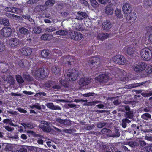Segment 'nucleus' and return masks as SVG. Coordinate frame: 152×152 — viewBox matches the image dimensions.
Returning a JSON list of instances; mask_svg holds the SVG:
<instances>
[{
    "instance_id": "obj_1",
    "label": "nucleus",
    "mask_w": 152,
    "mask_h": 152,
    "mask_svg": "<svg viewBox=\"0 0 152 152\" xmlns=\"http://www.w3.org/2000/svg\"><path fill=\"white\" fill-rule=\"evenodd\" d=\"M89 66L90 67L95 71L100 70L101 62L100 58L97 56H94L89 60Z\"/></svg>"
},
{
    "instance_id": "obj_2",
    "label": "nucleus",
    "mask_w": 152,
    "mask_h": 152,
    "mask_svg": "<svg viewBox=\"0 0 152 152\" xmlns=\"http://www.w3.org/2000/svg\"><path fill=\"white\" fill-rule=\"evenodd\" d=\"M32 73L34 78L38 80H44L48 75L47 72L42 68L32 71Z\"/></svg>"
},
{
    "instance_id": "obj_3",
    "label": "nucleus",
    "mask_w": 152,
    "mask_h": 152,
    "mask_svg": "<svg viewBox=\"0 0 152 152\" xmlns=\"http://www.w3.org/2000/svg\"><path fill=\"white\" fill-rule=\"evenodd\" d=\"M112 60L116 63L119 65H126L128 64V61L123 55H116L112 57Z\"/></svg>"
},
{
    "instance_id": "obj_4",
    "label": "nucleus",
    "mask_w": 152,
    "mask_h": 152,
    "mask_svg": "<svg viewBox=\"0 0 152 152\" xmlns=\"http://www.w3.org/2000/svg\"><path fill=\"white\" fill-rule=\"evenodd\" d=\"M140 55L142 58L145 61H149L152 57L151 51L148 48H144L142 49Z\"/></svg>"
},
{
    "instance_id": "obj_5",
    "label": "nucleus",
    "mask_w": 152,
    "mask_h": 152,
    "mask_svg": "<svg viewBox=\"0 0 152 152\" xmlns=\"http://www.w3.org/2000/svg\"><path fill=\"white\" fill-rule=\"evenodd\" d=\"M110 80V77L108 74L106 73L99 74L94 78L96 82L104 83H107Z\"/></svg>"
},
{
    "instance_id": "obj_6",
    "label": "nucleus",
    "mask_w": 152,
    "mask_h": 152,
    "mask_svg": "<svg viewBox=\"0 0 152 152\" xmlns=\"http://www.w3.org/2000/svg\"><path fill=\"white\" fill-rule=\"evenodd\" d=\"M136 44H132L128 47L127 49V52L128 54L133 57L138 56L139 55V51L136 49Z\"/></svg>"
},
{
    "instance_id": "obj_7",
    "label": "nucleus",
    "mask_w": 152,
    "mask_h": 152,
    "mask_svg": "<svg viewBox=\"0 0 152 152\" xmlns=\"http://www.w3.org/2000/svg\"><path fill=\"white\" fill-rule=\"evenodd\" d=\"M125 16L126 20L128 23L130 24L134 23L137 18L136 13L132 11L128 14H126Z\"/></svg>"
},
{
    "instance_id": "obj_8",
    "label": "nucleus",
    "mask_w": 152,
    "mask_h": 152,
    "mask_svg": "<svg viewBox=\"0 0 152 152\" xmlns=\"http://www.w3.org/2000/svg\"><path fill=\"white\" fill-rule=\"evenodd\" d=\"M146 66L147 64L146 63L141 62L134 66V69L136 72L140 73L144 71L146 69Z\"/></svg>"
},
{
    "instance_id": "obj_9",
    "label": "nucleus",
    "mask_w": 152,
    "mask_h": 152,
    "mask_svg": "<svg viewBox=\"0 0 152 152\" xmlns=\"http://www.w3.org/2000/svg\"><path fill=\"white\" fill-rule=\"evenodd\" d=\"M69 36L70 38L75 40H80L83 38V35L82 34L72 31L69 32Z\"/></svg>"
},
{
    "instance_id": "obj_10",
    "label": "nucleus",
    "mask_w": 152,
    "mask_h": 152,
    "mask_svg": "<svg viewBox=\"0 0 152 152\" xmlns=\"http://www.w3.org/2000/svg\"><path fill=\"white\" fill-rule=\"evenodd\" d=\"M12 33V30L11 28L8 27H6L2 28L0 31V35L5 37H10Z\"/></svg>"
},
{
    "instance_id": "obj_11",
    "label": "nucleus",
    "mask_w": 152,
    "mask_h": 152,
    "mask_svg": "<svg viewBox=\"0 0 152 152\" xmlns=\"http://www.w3.org/2000/svg\"><path fill=\"white\" fill-rule=\"evenodd\" d=\"M128 145L129 146L132 147H137L138 146L144 147L145 146L146 143L143 140H139L138 142L130 141L128 142Z\"/></svg>"
},
{
    "instance_id": "obj_12",
    "label": "nucleus",
    "mask_w": 152,
    "mask_h": 152,
    "mask_svg": "<svg viewBox=\"0 0 152 152\" xmlns=\"http://www.w3.org/2000/svg\"><path fill=\"white\" fill-rule=\"evenodd\" d=\"M91 79L89 77H84L81 78L79 81V85L83 87L89 84L91 82Z\"/></svg>"
},
{
    "instance_id": "obj_13",
    "label": "nucleus",
    "mask_w": 152,
    "mask_h": 152,
    "mask_svg": "<svg viewBox=\"0 0 152 152\" xmlns=\"http://www.w3.org/2000/svg\"><path fill=\"white\" fill-rule=\"evenodd\" d=\"M73 69L69 70L67 73V78L70 81H74L77 77L76 73L73 72Z\"/></svg>"
},
{
    "instance_id": "obj_14",
    "label": "nucleus",
    "mask_w": 152,
    "mask_h": 152,
    "mask_svg": "<svg viewBox=\"0 0 152 152\" xmlns=\"http://www.w3.org/2000/svg\"><path fill=\"white\" fill-rule=\"evenodd\" d=\"M56 121L61 124L65 125L66 126H69L71 124V121L69 119H62L60 118L56 119Z\"/></svg>"
},
{
    "instance_id": "obj_15",
    "label": "nucleus",
    "mask_w": 152,
    "mask_h": 152,
    "mask_svg": "<svg viewBox=\"0 0 152 152\" xmlns=\"http://www.w3.org/2000/svg\"><path fill=\"white\" fill-rule=\"evenodd\" d=\"M63 58L64 60H66L65 64L68 66H71L72 63L74 62L73 57L70 55L64 56H63Z\"/></svg>"
},
{
    "instance_id": "obj_16",
    "label": "nucleus",
    "mask_w": 152,
    "mask_h": 152,
    "mask_svg": "<svg viewBox=\"0 0 152 152\" xmlns=\"http://www.w3.org/2000/svg\"><path fill=\"white\" fill-rule=\"evenodd\" d=\"M20 41L17 38H13L10 39L9 43L10 46L12 47H15L19 45Z\"/></svg>"
},
{
    "instance_id": "obj_17",
    "label": "nucleus",
    "mask_w": 152,
    "mask_h": 152,
    "mask_svg": "<svg viewBox=\"0 0 152 152\" xmlns=\"http://www.w3.org/2000/svg\"><path fill=\"white\" fill-rule=\"evenodd\" d=\"M132 8L130 5L127 3L124 4L123 6L122 10L123 12L125 14H128L131 11Z\"/></svg>"
},
{
    "instance_id": "obj_18",
    "label": "nucleus",
    "mask_w": 152,
    "mask_h": 152,
    "mask_svg": "<svg viewBox=\"0 0 152 152\" xmlns=\"http://www.w3.org/2000/svg\"><path fill=\"white\" fill-rule=\"evenodd\" d=\"M111 23L108 20H106L102 23V27L104 30H109L111 28Z\"/></svg>"
},
{
    "instance_id": "obj_19",
    "label": "nucleus",
    "mask_w": 152,
    "mask_h": 152,
    "mask_svg": "<svg viewBox=\"0 0 152 152\" xmlns=\"http://www.w3.org/2000/svg\"><path fill=\"white\" fill-rule=\"evenodd\" d=\"M109 36V35L108 33H98L97 34V38L98 39H99L101 40H103L108 37Z\"/></svg>"
},
{
    "instance_id": "obj_20",
    "label": "nucleus",
    "mask_w": 152,
    "mask_h": 152,
    "mask_svg": "<svg viewBox=\"0 0 152 152\" xmlns=\"http://www.w3.org/2000/svg\"><path fill=\"white\" fill-rule=\"evenodd\" d=\"M45 105L49 109L53 110H61V108L59 106H55L53 103H47Z\"/></svg>"
},
{
    "instance_id": "obj_21",
    "label": "nucleus",
    "mask_w": 152,
    "mask_h": 152,
    "mask_svg": "<svg viewBox=\"0 0 152 152\" xmlns=\"http://www.w3.org/2000/svg\"><path fill=\"white\" fill-rule=\"evenodd\" d=\"M81 102L85 103L83 104V105L85 106L94 105L98 103L97 102L93 101L88 102V100L87 99L84 100L80 99V102Z\"/></svg>"
},
{
    "instance_id": "obj_22",
    "label": "nucleus",
    "mask_w": 152,
    "mask_h": 152,
    "mask_svg": "<svg viewBox=\"0 0 152 152\" xmlns=\"http://www.w3.org/2000/svg\"><path fill=\"white\" fill-rule=\"evenodd\" d=\"M32 52V50L30 48H23L21 52L23 55L27 56L31 54Z\"/></svg>"
},
{
    "instance_id": "obj_23",
    "label": "nucleus",
    "mask_w": 152,
    "mask_h": 152,
    "mask_svg": "<svg viewBox=\"0 0 152 152\" xmlns=\"http://www.w3.org/2000/svg\"><path fill=\"white\" fill-rule=\"evenodd\" d=\"M51 70L53 74H56L59 73L61 71V69L59 66L54 65L51 66Z\"/></svg>"
},
{
    "instance_id": "obj_24",
    "label": "nucleus",
    "mask_w": 152,
    "mask_h": 152,
    "mask_svg": "<svg viewBox=\"0 0 152 152\" xmlns=\"http://www.w3.org/2000/svg\"><path fill=\"white\" fill-rule=\"evenodd\" d=\"M101 132L103 134L106 135L107 136L110 137V136H111L112 131L109 129L103 128L101 130Z\"/></svg>"
},
{
    "instance_id": "obj_25",
    "label": "nucleus",
    "mask_w": 152,
    "mask_h": 152,
    "mask_svg": "<svg viewBox=\"0 0 152 152\" xmlns=\"http://www.w3.org/2000/svg\"><path fill=\"white\" fill-rule=\"evenodd\" d=\"M53 35L49 34H43L41 37L42 40H49L53 37Z\"/></svg>"
},
{
    "instance_id": "obj_26",
    "label": "nucleus",
    "mask_w": 152,
    "mask_h": 152,
    "mask_svg": "<svg viewBox=\"0 0 152 152\" xmlns=\"http://www.w3.org/2000/svg\"><path fill=\"white\" fill-rule=\"evenodd\" d=\"M19 31L20 33L24 35H27L29 33L28 30L24 27L19 28Z\"/></svg>"
},
{
    "instance_id": "obj_27",
    "label": "nucleus",
    "mask_w": 152,
    "mask_h": 152,
    "mask_svg": "<svg viewBox=\"0 0 152 152\" xmlns=\"http://www.w3.org/2000/svg\"><path fill=\"white\" fill-rule=\"evenodd\" d=\"M11 12L14 13L18 14L21 13L22 10L20 8L11 7Z\"/></svg>"
},
{
    "instance_id": "obj_28",
    "label": "nucleus",
    "mask_w": 152,
    "mask_h": 152,
    "mask_svg": "<svg viewBox=\"0 0 152 152\" xmlns=\"http://www.w3.org/2000/svg\"><path fill=\"white\" fill-rule=\"evenodd\" d=\"M41 128L44 132L46 133L50 132L52 130L50 126H47L44 125H42Z\"/></svg>"
},
{
    "instance_id": "obj_29",
    "label": "nucleus",
    "mask_w": 152,
    "mask_h": 152,
    "mask_svg": "<svg viewBox=\"0 0 152 152\" xmlns=\"http://www.w3.org/2000/svg\"><path fill=\"white\" fill-rule=\"evenodd\" d=\"M113 9L111 6H107L105 9V12L107 15L112 14L113 13Z\"/></svg>"
},
{
    "instance_id": "obj_30",
    "label": "nucleus",
    "mask_w": 152,
    "mask_h": 152,
    "mask_svg": "<svg viewBox=\"0 0 152 152\" xmlns=\"http://www.w3.org/2000/svg\"><path fill=\"white\" fill-rule=\"evenodd\" d=\"M55 3L54 0H47L45 2L44 5L47 7H51L53 6Z\"/></svg>"
},
{
    "instance_id": "obj_31",
    "label": "nucleus",
    "mask_w": 152,
    "mask_h": 152,
    "mask_svg": "<svg viewBox=\"0 0 152 152\" xmlns=\"http://www.w3.org/2000/svg\"><path fill=\"white\" fill-rule=\"evenodd\" d=\"M115 132L111 134V136L110 137H118L120 136V131L119 129L115 128L114 129Z\"/></svg>"
},
{
    "instance_id": "obj_32",
    "label": "nucleus",
    "mask_w": 152,
    "mask_h": 152,
    "mask_svg": "<svg viewBox=\"0 0 152 152\" xmlns=\"http://www.w3.org/2000/svg\"><path fill=\"white\" fill-rule=\"evenodd\" d=\"M23 76L27 81L31 82L34 81V80L33 77L28 73L23 74Z\"/></svg>"
},
{
    "instance_id": "obj_33",
    "label": "nucleus",
    "mask_w": 152,
    "mask_h": 152,
    "mask_svg": "<svg viewBox=\"0 0 152 152\" xmlns=\"http://www.w3.org/2000/svg\"><path fill=\"white\" fill-rule=\"evenodd\" d=\"M139 126H136L135 124H133L131 125V128L130 129L131 131H133L132 132L134 134L136 133V131H138Z\"/></svg>"
},
{
    "instance_id": "obj_34",
    "label": "nucleus",
    "mask_w": 152,
    "mask_h": 152,
    "mask_svg": "<svg viewBox=\"0 0 152 152\" xmlns=\"http://www.w3.org/2000/svg\"><path fill=\"white\" fill-rule=\"evenodd\" d=\"M33 31L36 34H40L42 31V29L40 26H35L33 28Z\"/></svg>"
},
{
    "instance_id": "obj_35",
    "label": "nucleus",
    "mask_w": 152,
    "mask_h": 152,
    "mask_svg": "<svg viewBox=\"0 0 152 152\" xmlns=\"http://www.w3.org/2000/svg\"><path fill=\"white\" fill-rule=\"evenodd\" d=\"M15 78L17 82L19 84H22L24 82L22 77L20 75H16Z\"/></svg>"
},
{
    "instance_id": "obj_36",
    "label": "nucleus",
    "mask_w": 152,
    "mask_h": 152,
    "mask_svg": "<svg viewBox=\"0 0 152 152\" xmlns=\"http://www.w3.org/2000/svg\"><path fill=\"white\" fill-rule=\"evenodd\" d=\"M141 118L143 119L147 120L151 118V115L148 113H145L141 115Z\"/></svg>"
},
{
    "instance_id": "obj_37",
    "label": "nucleus",
    "mask_w": 152,
    "mask_h": 152,
    "mask_svg": "<svg viewBox=\"0 0 152 152\" xmlns=\"http://www.w3.org/2000/svg\"><path fill=\"white\" fill-rule=\"evenodd\" d=\"M68 33V32L67 31L63 30H59L56 32L57 34L61 36L66 35Z\"/></svg>"
},
{
    "instance_id": "obj_38",
    "label": "nucleus",
    "mask_w": 152,
    "mask_h": 152,
    "mask_svg": "<svg viewBox=\"0 0 152 152\" xmlns=\"http://www.w3.org/2000/svg\"><path fill=\"white\" fill-rule=\"evenodd\" d=\"M115 14L117 17L121 19L123 18V15L121 13V10H119L117 8L115 10Z\"/></svg>"
},
{
    "instance_id": "obj_39",
    "label": "nucleus",
    "mask_w": 152,
    "mask_h": 152,
    "mask_svg": "<svg viewBox=\"0 0 152 152\" xmlns=\"http://www.w3.org/2000/svg\"><path fill=\"white\" fill-rule=\"evenodd\" d=\"M50 53L47 50H43L41 52V55L44 58H48V56Z\"/></svg>"
},
{
    "instance_id": "obj_40",
    "label": "nucleus",
    "mask_w": 152,
    "mask_h": 152,
    "mask_svg": "<svg viewBox=\"0 0 152 152\" xmlns=\"http://www.w3.org/2000/svg\"><path fill=\"white\" fill-rule=\"evenodd\" d=\"M130 122V121L127 118L123 119L121 124L122 127L124 128H125L126 127V123H129Z\"/></svg>"
},
{
    "instance_id": "obj_41",
    "label": "nucleus",
    "mask_w": 152,
    "mask_h": 152,
    "mask_svg": "<svg viewBox=\"0 0 152 152\" xmlns=\"http://www.w3.org/2000/svg\"><path fill=\"white\" fill-rule=\"evenodd\" d=\"M142 85V83H134L129 84L128 85V88H134L137 87L138 86H140Z\"/></svg>"
},
{
    "instance_id": "obj_42",
    "label": "nucleus",
    "mask_w": 152,
    "mask_h": 152,
    "mask_svg": "<svg viewBox=\"0 0 152 152\" xmlns=\"http://www.w3.org/2000/svg\"><path fill=\"white\" fill-rule=\"evenodd\" d=\"M91 6L94 8H97L99 6V4L96 0H90Z\"/></svg>"
},
{
    "instance_id": "obj_43",
    "label": "nucleus",
    "mask_w": 152,
    "mask_h": 152,
    "mask_svg": "<svg viewBox=\"0 0 152 152\" xmlns=\"http://www.w3.org/2000/svg\"><path fill=\"white\" fill-rule=\"evenodd\" d=\"M124 115L125 117L129 119L132 118L133 116V113L131 111L126 112Z\"/></svg>"
},
{
    "instance_id": "obj_44",
    "label": "nucleus",
    "mask_w": 152,
    "mask_h": 152,
    "mask_svg": "<svg viewBox=\"0 0 152 152\" xmlns=\"http://www.w3.org/2000/svg\"><path fill=\"white\" fill-rule=\"evenodd\" d=\"M146 73L148 74L152 73V65L148 66L145 70Z\"/></svg>"
},
{
    "instance_id": "obj_45",
    "label": "nucleus",
    "mask_w": 152,
    "mask_h": 152,
    "mask_svg": "<svg viewBox=\"0 0 152 152\" xmlns=\"http://www.w3.org/2000/svg\"><path fill=\"white\" fill-rule=\"evenodd\" d=\"M22 18L25 19H27L30 21H31L33 20L31 18L30 16L29 15H25L22 16Z\"/></svg>"
},
{
    "instance_id": "obj_46",
    "label": "nucleus",
    "mask_w": 152,
    "mask_h": 152,
    "mask_svg": "<svg viewBox=\"0 0 152 152\" xmlns=\"http://www.w3.org/2000/svg\"><path fill=\"white\" fill-rule=\"evenodd\" d=\"M55 28L54 27L50 26L46 28V30L49 32H51L55 30Z\"/></svg>"
},
{
    "instance_id": "obj_47",
    "label": "nucleus",
    "mask_w": 152,
    "mask_h": 152,
    "mask_svg": "<svg viewBox=\"0 0 152 152\" xmlns=\"http://www.w3.org/2000/svg\"><path fill=\"white\" fill-rule=\"evenodd\" d=\"M151 0H145L144 4V5L150 7L151 5Z\"/></svg>"
},
{
    "instance_id": "obj_48",
    "label": "nucleus",
    "mask_w": 152,
    "mask_h": 152,
    "mask_svg": "<svg viewBox=\"0 0 152 152\" xmlns=\"http://www.w3.org/2000/svg\"><path fill=\"white\" fill-rule=\"evenodd\" d=\"M2 22L3 24L6 26H8L10 24L9 20L6 18H4L2 19Z\"/></svg>"
},
{
    "instance_id": "obj_49",
    "label": "nucleus",
    "mask_w": 152,
    "mask_h": 152,
    "mask_svg": "<svg viewBox=\"0 0 152 152\" xmlns=\"http://www.w3.org/2000/svg\"><path fill=\"white\" fill-rule=\"evenodd\" d=\"M106 124V123L104 122H98L97 124V127L98 128H101L104 126Z\"/></svg>"
},
{
    "instance_id": "obj_50",
    "label": "nucleus",
    "mask_w": 152,
    "mask_h": 152,
    "mask_svg": "<svg viewBox=\"0 0 152 152\" xmlns=\"http://www.w3.org/2000/svg\"><path fill=\"white\" fill-rule=\"evenodd\" d=\"M78 13L79 15L82 16L84 18H86L87 17V15L86 12H79Z\"/></svg>"
},
{
    "instance_id": "obj_51",
    "label": "nucleus",
    "mask_w": 152,
    "mask_h": 152,
    "mask_svg": "<svg viewBox=\"0 0 152 152\" xmlns=\"http://www.w3.org/2000/svg\"><path fill=\"white\" fill-rule=\"evenodd\" d=\"M23 59L20 60L18 62V65L21 68H23L25 66L24 64V61Z\"/></svg>"
},
{
    "instance_id": "obj_52",
    "label": "nucleus",
    "mask_w": 152,
    "mask_h": 152,
    "mask_svg": "<svg viewBox=\"0 0 152 152\" xmlns=\"http://www.w3.org/2000/svg\"><path fill=\"white\" fill-rule=\"evenodd\" d=\"M61 84L65 88H68L69 87V85L66 81L63 80V82L61 81Z\"/></svg>"
},
{
    "instance_id": "obj_53",
    "label": "nucleus",
    "mask_w": 152,
    "mask_h": 152,
    "mask_svg": "<svg viewBox=\"0 0 152 152\" xmlns=\"http://www.w3.org/2000/svg\"><path fill=\"white\" fill-rule=\"evenodd\" d=\"M94 93H85L83 94V96L85 97H89L90 96H93L94 95Z\"/></svg>"
},
{
    "instance_id": "obj_54",
    "label": "nucleus",
    "mask_w": 152,
    "mask_h": 152,
    "mask_svg": "<svg viewBox=\"0 0 152 152\" xmlns=\"http://www.w3.org/2000/svg\"><path fill=\"white\" fill-rule=\"evenodd\" d=\"M6 15L7 17L10 18H14L16 17L17 16V15H16L14 14H12L10 13H7Z\"/></svg>"
},
{
    "instance_id": "obj_55",
    "label": "nucleus",
    "mask_w": 152,
    "mask_h": 152,
    "mask_svg": "<svg viewBox=\"0 0 152 152\" xmlns=\"http://www.w3.org/2000/svg\"><path fill=\"white\" fill-rule=\"evenodd\" d=\"M52 84L50 82H48L45 83L44 84V86L47 88H50L51 87Z\"/></svg>"
},
{
    "instance_id": "obj_56",
    "label": "nucleus",
    "mask_w": 152,
    "mask_h": 152,
    "mask_svg": "<svg viewBox=\"0 0 152 152\" xmlns=\"http://www.w3.org/2000/svg\"><path fill=\"white\" fill-rule=\"evenodd\" d=\"M5 49V45L3 43L0 42V52L3 51Z\"/></svg>"
},
{
    "instance_id": "obj_57",
    "label": "nucleus",
    "mask_w": 152,
    "mask_h": 152,
    "mask_svg": "<svg viewBox=\"0 0 152 152\" xmlns=\"http://www.w3.org/2000/svg\"><path fill=\"white\" fill-rule=\"evenodd\" d=\"M145 149L148 152H152V145H149L146 146Z\"/></svg>"
},
{
    "instance_id": "obj_58",
    "label": "nucleus",
    "mask_w": 152,
    "mask_h": 152,
    "mask_svg": "<svg viewBox=\"0 0 152 152\" xmlns=\"http://www.w3.org/2000/svg\"><path fill=\"white\" fill-rule=\"evenodd\" d=\"M23 124H25L26 126L28 128L31 129L34 128L33 125L31 123H28L26 124H25L24 123H23Z\"/></svg>"
},
{
    "instance_id": "obj_59",
    "label": "nucleus",
    "mask_w": 152,
    "mask_h": 152,
    "mask_svg": "<svg viewBox=\"0 0 152 152\" xmlns=\"http://www.w3.org/2000/svg\"><path fill=\"white\" fill-rule=\"evenodd\" d=\"M5 128L6 130L9 132L12 131L14 129V128H11L7 126H5Z\"/></svg>"
},
{
    "instance_id": "obj_60",
    "label": "nucleus",
    "mask_w": 152,
    "mask_h": 152,
    "mask_svg": "<svg viewBox=\"0 0 152 152\" xmlns=\"http://www.w3.org/2000/svg\"><path fill=\"white\" fill-rule=\"evenodd\" d=\"M80 2L84 5L87 6L88 5V2L86 0H80Z\"/></svg>"
},
{
    "instance_id": "obj_61",
    "label": "nucleus",
    "mask_w": 152,
    "mask_h": 152,
    "mask_svg": "<svg viewBox=\"0 0 152 152\" xmlns=\"http://www.w3.org/2000/svg\"><path fill=\"white\" fill-rule=\"evenodd\" d=\"M146 29L147 33H150L152 30V26H148L147 27H146Z\"/></svg>"
},
{
    "instance_id": "obj_62",
    "label": "nucleus",
    "mask_w": 152,
    "mask_h": 152,
    "mask_svg": "<svg viewBox=\"0 0 152 152\" xmlns=\"http://www.w3.org/2000/svg\"><path fill=\"white\" fill-rule=\"evenodd\" d=\"M37 95L38 96H45L46 94L45 92H39L37 94Z\"/></svg>"
},
{
    "instance_id": "obj_63",
    "label": "nucleus",
    "mask_w": 152,
    "mask_h": 152,
    "mask_svg": "<svg viewBox=\"0 0 152 152\" xmlns=\"http://www.w3.org/2000/svg\"><path fill=\"white\" fill-rule=\"evenodd\" d=\"M99 2L102 4H106L108 1V0H98Z\"/></svg>"
},
{
    "instance_id": "obj_64",
    "label": "nucleus",
    "mask_w": 152,
    "mask_h": 152,
    "mask_svg": "<svg viewBox=\"0 0 152 152\" xmlns=\"http://www.w3.org/2000/svg\"><path fill=\"white\" fill-rule=\"evenodd\" d=\"M121 148L125 151H127V152L130 151L128 150V148L126 146L122 145L121 146Z\"/></svg>"
}]
</instances>
